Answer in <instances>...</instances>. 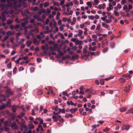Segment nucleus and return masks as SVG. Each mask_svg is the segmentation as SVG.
<instances>
[{
    "label": "nucleus",
    "instance_id": "f03ea898",
    "mask_svg": "<svg viewBox=\"0 0 133 133\" xmlns=\"http://www.w3.org/2000/svg\"><path fill=\"white\" fill-rule=\"evenodd\" d=\"M12 5L11 3H9L5 6L4 4L2 3H1L0 4V7L1 8V10H3L4 9V8H5L6 10L9 7L11 6Z\"/></svg>",
    "mask_w": 133,
    "mask_h": 133
},
{
    "label": "nucleus",
    "instance_id": "bb28decb",
    "mask_svg": "<svg viewBox=\"0 0 133 133\" xmlns=\"http://www.w3.org/2000/svg\"><path fill=\"white\" fill-rule=\"evenodd\" d=\"M31 43V41H29L28 40L26 42V44L28 46H29L30 44Z\"/></svg>",
    "mask_w": 133,
    "mask_h": 133
},
{
    "label": "nucleus",
    "instance_id": "ddd939ff",
    "mask_svg": "<svg viewBox=\"0 0 133 133\" xmlns=\"http://www.w3.org/2000/svg\"><path fill=\"white\" fill-rule=\"evenodd\" d=\"M105 6V3H103L102 4H99L98 5V8L99 9H101L102 8L104 9Z\"/></svg>",
    "mask_w": 133,
    "mask_h": 133
},
{
    "label": "nucleus",
    "instance_id": "1a4fd4ad",
    "mask_svg": "<svg viewBox=\"0 0 133 133\" xmlns=\"http://www.w3.org/2000/svg\"><path fill=\"white\" fill-rule=\"evenodd\" d=\"M23 20H24V22H23L21 23V25L23 27H25V24H27L28 23V21H27V19L26 18H24Z\"/></svg>",
    "mask_w": 133,
    "mask_h": 133
},
{
    "label": "nucleus",
    "instance_id": "a211bd4d",
    "mask_svg": "<svg viewBox=\"0 0 133 133\" xmlns=\"http://www.w3.org/2000/svg\"><path fill=\"white\" fill-rule=\"evenodd\" d=\"M24 115V114L23 112L21 113L19 115L17 116V117L19 118H21Z\"/></svg>",
    "mask_w": 133,
    "mask_h": 133
},
{
    "label": "nucleus",
    "instance_id": "052dcab7",
    "mask_svg": "<svg viewBox=\"0 0 133 133\" xmlns=\"http://www.w3.org/2000/svg\"><path fill=\"white\" fill-rule=\"evenodd\" d=\"M27 28L26 27H25L24 28V34L25 35H26V34L27 33Z\"/></svg>",
    "mask_w": 133,
    "mask_h": 133
},
{
    "label": "nucleus",
    "instance_id": "c03bdc74",
    "mask_svg": "<svg viewBox=\"0 0 133 133\" xmlns=\"http://www.w3.org/2000/svg\"><path fill=\"white\" fill-rule=\"evenodd\" d=\"M83 33V31L81 30H79L78 31V33L77 34L78 36H80Z\"/></svg>",
    "mask_w": 133,
    "mask_h": 133
},
{
    "label": "nucleus",
    "instance_id": "c85d7f7f",
    "mask_svg": "<svg viewBox=\"0 0 133 133\" xmlns=\"http://www.w3.org/2000/svg\"><path fill=\"white\" fill-rule=\"evenodd\" d=\"M52 110H54L55 111H56L58 110H59V108L57 106H56V107H53L52 108Z\"/></svg>",
    "mask_w": 133,
    "mask_h": 133
},
{
    "label": "nucleus",
    "instance_id": "79ce46f5",
    "mask_svg": "<svg viewBox=\"0 0 133 133\" xmlns=\"http://www.w3.org/2000/svg\"><path fill=\"white\" fill-rule=\"evenodd\" d=\"M1 16L2 18V21H5L6 20V18L5 17V16H4V15H3V14H2Z\"/></svg>",
    "mask_w": 133,
    "mask_h": 133
},
{
    "label": "nucleus",
    "instance_id": "7c9ffc66",
    "mask_svg": "<svg viewBox=\"0 0 133 133\" xmlns=\"http://www.w3.org/2000/svg\"><path fill=\"white\" fill-rule=\"evenodd\" d=\"M29 128L30 129H33L34 128V125L31 124H29Z\"/></svg>",
    "mask_w": 133,
    "mask_h": 133
},
{
    "label": "nucleus",
    "instance_id": "f3484780",
    "mask_svg": "<svg viewBox=\"0 0 133 133\" xmlns=\"http://www.w3.org/2000/svg\"><path fill=\"white\" fill-rule=\"evenodd\" d=\"M10 124H11V122L10 121L8 122V121H5L4 123L5 126H9Z\"/></svg>",
    "mask_w": 133,
    "mask_h": 133
},
{
    "label": "nucleus",
    "instance_id": "6ab92c4d",
    "mask_svg": "<svg viewBox=\"0 0 133 133\" xmlns=\"http://www.w3.org/2000/svg\"><path fill=\"white\" fill-rule=\"evenodd\" d=\"M100 27L101 25L100 24H99L97 26L95 30L96 32L97 33L99 32Z\"/></svg>",
    "mask_w": 133,
    "mask_h": 133
},
{
    "label": "nucleus",
    "instance_id": "72a5a7b5",
    "mask_svg": "<svg viewBox=\"0 0 133 133\" xmlns=\"http://www.w3.org/2000/svg\"><path fill=\"white\" fill-rule=\"evenodd\" d=\"M6 106V105H5L4 104H3L1 106L0 105V110L4 109Z\"/></svg>",
    "mask_w": 133,
    "mask_h": 133
},
{
    "label": "nucleus",
    "instance_id": "ea45409f",
    "mask_svg": "<svg viewBox=\"0 0 133 133\" xmlns=\"http://www.w3.org/2000/svg\"><path fill=\"white\" fill-rule=\"evenodd\" d=\"M12 21L11 19H8L7 22V23L8 24H10L12 23Z\"/></svg>",
    "mask_w": 133,
    "mask_h": 133
},
{
    "label": "nucleus",
    "instance_id": "4d7b16f0",
    "mask_svg": "<svg viewBox=\"0 0 133 133\" xmlns=\"http://www.w3.org/2000/svg\"><path fill=\"white\" fill-rule=\"evenodd\" d=\"M79 111L81 114L83 115V113H82L83 111V108L80 109H79Z\"/></svg>",
    "mask_w": 133,
    "mask_h": 133
},
{
    "label": "nucleus",
    "instance_id": "5701e85b",
    "mask_svg": "<svg viewBox=\"0 0 133 133\" xmlns=\"http://www.w3.org/2000/svg\"><path fill=\"white\" fill-rule=\"evenodd\" d=\"M120 82L121 83H124L125 82L126 79L123 78H121L119 79Z\"/></svg>",
    "mask_w": 133,
    "mask_h": 133
},
{
    "label": "nucleus",
    "instance_id": "7ed1b4c3",
    "mask_svg": "<svg viewBox=\"0 0 133 133\" xmlns=\"http://www.w3.org/2000/svg\"><path fill=\"white\" fill-rule=\"evenodd\" d=\"M10 125L11 128L17 130L18 128V126L16 124V123L15 122H13L12 124L11 123Z\"/></svg>",
    "mask_w": 133,
    "mask_h": 133
},
{
    "label": "nucleus",
    "instance_id": "a19ab883",
    "mask_svg": "<svg viewBox=\"0 0 133 133\" xmlns=\"http://www.w3.org/2000/svg\"><path fill=\"white\" fill-rule=\"evenodd\" d=\"M115 44L113 42L111 43L110 44V46L111 48H113L115 46Z\"/></svg>",
    "mask_w": 133,
    "mask_h": 133
},
{
    "label": "nucleus",
    "instance_id": "4be33fe9",
    "mask_svg": "<svg viewBox=\"0 0 133 133\" xmlns=\"http://www.w3.org/2000/svg\"><path fill=\"white\" fill-rule=\"evenodd\" d=\"M82 41H79L78 40H77L75 42L76 45H78V44H82Z\"/></svg>",
    "mask_w": 133,
    "mask_h": 133
},
{
    "label": "nucleus",
    "instance_id": "2eb2a0df",
    "mask_svg": "<svg viewBox=\"0 0 133 133\" xmlns=\"http://www.w3.org/2000/svg\"><path fill=\"white\" fill-rule=\"evenodd\" d=\"M78 110V108H75L74 109H71L70 111L72 113H74L76 111Z\"/></svg>",
    "mask_w": 133,
    "mask_h": 133
},
{
    "label": "nucleus",
    "instance_id": "e433bc0d",
    "mask_svg": "<svg viewBox=\"0 0 133 133\" xmlns=\"http://www.w3.org/2000/svg\"><path fill=\"white\" fill-rule=\"evenodd\" d=\"M53 5H57L58 6H59L60 4L58 2H55L53 3Z\"/></svg>",
    "mask_w": 133,
    "mask_h": 133
},
{
    "label": "nucleus",
    "instance_id": "0e129e2a",
    "mask_svg": "<svg viewBox=\"0 0 133 133\" xmlns=\"http://www.w3.org/2000/svg\"><path fill=\"white\" fill-rule=\"evenodd\" d=\"M34 68L33 67H31L30 69L31 72H33L34 70Z\"/></svg>",
    "mask_w": 133,
    "mask_h": 133
},
{
    "label": "nucleus",
    "instance_id": "6e6552de",
    "mask_svg": "<svg viewBox=\"0 0 133 133\" xmlns=\"http://www.w3.org/2000/svg\"><path fill=\"white\" fill-rule=\"evenodd\" d=\"M45 30L44 31V32L45 34L50 33L52 31L51 30H49V27L48 26H46L45 28Z\"/></svg>",
    "mask_w": 133,
    "mask_h": 133
},
{
    "label": "nucleus",
    "instance_id": "58836bf2",
    "mask_svg": "<svg viewBox=\"0 0 133 133\" xmlns=\"http://www.w3.org/2000/svg\"><path fill=\"white\" fill-rule=\"evenodd\" d=\"M132 108H130V109L128 110V111L126 112V114H129V113H131V112L132 111Z\"/></svg>",
    "mask_w": 133,
    "mask_h": 133
},
{
    "label": "nucleus",
    "instance_id": "cd10ccee",
    "mask_svg": "<svg viewBox=\"0 0 133 133\" xmlns=\"http://www.w3.org/2000/svg\"><path fill=\"white\" fill-rule=\"evenodd\" d=\"M31 9L34 11H36L38 9V8L37 7H33L31 8Z\"/></svg>",
    "mask_w": 133,
    "mask_h": 133
},
{
    "label": "nucleus",
    "instance_id": "e2e57ef3",
    "mask_svg": "<svg viewBox=\"0 0 133 133\" xmlns=\"http://www.w3.org/2000/svg\"><path fill=\"white\" fill-rule=\"evenodd\" d=\"M18 56V55H16L15 56H14V57H12L11 58V60L12 61H14L15 58Z\"/></svg>",
    "mask_w": 133,
    "mask_h": 133
},
{
    "label": "nucleus",
    "instance_id": "aec40b11",
    "mask_svg": "<svg viewBox=\"0 0 133 133\" xmlns=\"http://www.w3.org/2000/svg\"><path fill=\"white\" fill-rule=\"evenodd\" d=\"M36 30H37V29H34L30 30L29 34L30 35L33 36V32H34Z\"/></svg>",
    "mask_w": 133,
    "mask_h": 133
},
{
    "label": "nucleus",
    "instance_id": "338daca9",
    "mask_svg": "<svg viewBox=\"0 0 133 133\" xmlns=\"http://www.w3.org/2000/svg\"><path fill=\"white\" fill-rule=\"evenodd\" d=\"M25 37L26 38L28 39H29L30 38V35L28 34L27 33L26 34V35H25Z\"/></svg>",
    "mask_w": 133,
    "mask_h": 133
},
{
    "label": "nucleus",
    "instance_id": "9b49d317",
    "mask_svg": "<svg viewBox=\"0 0 133 133\" xmlns=\"http://www.w3.org/2000/svg\"><path fill=\"white\" fill-rule=\"evenodd\" d=\"M88 54V53L87 54H84V59L85 61H87L89 60V58H88L89 56Z\"/></svg>",
    "mask_w": 133,
    "mask_h": 133
},
{
    "label": "nucleus",
    "instance_id": "dca6fc26",
    "mask_svg": "<svg viewBox=\"0 0 133 133\" xmlns=\"http://www.w3.org/2000/svg\"><path fill=\"white\" fill-rule=\"evenodd\" d=\"M78 56L77 55H75L72 56L71 58V60L72 61H74L78 58Z\"/></svg>",
    "mask_w": 133,
    "mask_h": 133
},
{
    "label": "nucleus",
    "instance_id": "3c124183",
    "mask_svg": "<svg viewBox=\"0 0 133 133\" xmlns=\"http://www.w3.org/2000/svg\"><path fill=\"white\" fill-rule=\"evenodd\" d=\"M58 53L61 56H63L64 55V53L62 51L58 50Z\"/></svg>",
    "mask_w": 133,
    "mask_h": 133
},
{
    "label": "nucleus",
    "instance_id": "69168bd1",
    "mask_svg": "<svg viewBox=\"0 0 133 133\" xmlns=\"http://www.w3.org/2000/svg\"><path fill=\"white\" fill-rule=\"evenodd\" d=\"M47 12L46 13H48V14H50L51 12V10L49 8L46 9Z\"/></svg>",
    "mask_w": 133,
    "mask_h": 133
},
{
    "label": "nucleus",
    "instance_id": "de8ad7c7",
    "mask_svg": "<svg viewBox=\"0 0 133 133\" xmlns=\"http://www.w3.org/2000/svg\"><path fill=\"white\" fill-rule=\"evenodd\" d=\"M9 38L8 36H6L4 37V39H2V41L3 42H5V41L7 40Z\"/></svg>",
    "mask_w": 133,
    "mask_h": 133
},
{
    "label": "nucleus",
    "instance_id": "8fccbe9b",
    "mask_svg": "<svg viewBox=\"0 0 133 133\" xmlns=\"http://www.w3.org/2000/svg\"><path fill=\"white\" fill-rule=\"evenodd\" d=\"M74 2L75 4L78 5L79 4L78 1L77 0H74Z\"/></svg>",
    "mask_w": 133,
    "mask_h": 133
},
{
    "label": "nucleus",
    "instance_id": "f8f14e48",
    "mask_svg": "<svg viewBox=\"0 0 133 133\" xmlns=\"http://www.w3.org/2000/svg\"><path fill=\"white\" fill-rule=\"evenodd\" d=\"M18 107L15 105L12 106V109L13 112H15L16 111Z\"/></svg>",
    "mask_w": 133,
    "mask_h": 133
},
{
    "label": "nucleus",
    "instance_id": "f704fd0d",
    "mask_svg": "<svg viewBox=\"0 0 133 133\" xmlns=\"http://www.w3.org/2000/svg\"><path fill=\"white\" fill-rule=\"evenodd\" d=\"M7 68L9 69H10L11 68V62L9 63L7 65Z\"/></svg>",
    "mask_w": 133,
    "mask_h": 133
},
{
    "label": "nucleus",
    "instance_id": "6e6d98bb",
    "mask_svg": "<svg viewBox=\"0 0 133 133\" xmlns=\"http://www.w3.org/2000/svg\"><path fill=\"white\" fill-rule=\"evenodd\" d=\"M89 17V19L93 20L95 19V17L94 16H88Z\"/></svg>",
    "mask_w": 133,
    "mask_h": 133
},
{
    "label": "nucleus",
    "instance_id": "a878e982",
    "mask_svg": "<svg viewBox=\"0 0 133 133\" xmlns=\"http://www.w3.org/2000/svg\"><path fill=\"white\" fill-rule=\"evenodd\" d=\"M33 43L36 45H38L39 44L38 42L37 41L36 38H34L33 41Z\"/></svg>",
    "mask_w": 133,
    "mask_h": 133
},
{
    "label": "nucleus",
    "instance_id": "423d86ee",
    "mask_svg": "<svg viewBox=\"0 0 133 133\" xmlns=\"http://www.w3.org/2000/svg\"><path fill=\"white\" fill-rule=\"evenodd\" d=\"M22 14L23 16H27V15L29 14V12L28 10H25L23 11L22 12Z\"/></svg>",
    "mask_w": 133,
    "mask_h": 133
},
{
    "label": "nucleus",
    "instance_id": "f257e3e1",
    "mask_svg": "<svg viewBox=\"0 0 133 133\" xmlns=\"http://www.w3.org/2000/svg\"><path fill=\"white\" fill-rule=\"evenodd\" d=\"M60 113L59 111L57 112H54L53 114L52 115V118L54 119V121L57 122L59 120V119L61 118V116L58 115V114H60Z\"/></svg>",
    "mask_w": 133,
    "mask_h": 133
},
{
    "label": "nucleus",
    "instance_id": "13d9d810",
    "mask_svg": "<svg viewBox=\"0 0 133 133\" xmlns=\"http://www.w3.org/2000/svg\"><path fill=\"white\" fill-rule=\"evenodd\" d=\"M24 69V68L23 66H21L19 68L18 70L19 71H21L23 70Z\"/></svg>",
    "mask_w": 133,
    "mask_h": 133
},
{
    "label": "nucleus",
    "instance_id": "bf43d9fd",
    "mask_svg": "<svg viewBox=\"0 0 133 133\" xmlns=\"http://www.w3.org/2000/svg\"><path fill=\"white\" fill-rule=\"evenodd\" d=\"M17 68L16 67H15L13 70V73L15 74L16 72Z\"/></svg>",
    "mask_w": 133,
    "mask_h": 133
},
{
    "label": "nucleus",
    "instance_id": "a18cd8bd",
    "mask_svg": "<svg viewBox=\"0 0 133 133\" xmlns=\"http://www.w3.org/2000/svg\"><path fill=\"white\" fill-rule=\"evenodd\" d=\"M22 5L24 8L28 6L26 2H23Z\"/></svg>",
    "mask_w": 133,
    "mask_h": 133
},
{
    "label": "nucleus",
    "instance_id": "473e14b6",
    "mask_svg": "<svg viewBox=\"0 0 133 133\" xmlns=\"http://www.w3.org/2000/svg\"><path fill=\"white\" fill-rule=\"evenodd\" d=\"M64 25L63 24H62L59 27V30L61 31H62L64 30L63 27H64Z\"/></svg>",
    "mask_w": 133,
    "mask_h": 133
},
{
    "label": "nucleus",
    "instance_id": "39448f33",
    "mask_svg": "<svg viewBox=\"0 0 133 133\" xmlns=\"http://www.w3.org/2000/svg\"><path fill=\"white\" fill-rule=\"evenodd\" d=\"M3 10H5V11L4 12H3L2 13V14H3V15H4V16H5V15L6 16L8 17H9V12L7 11V9L6 10L5 8H4V9Z\"/></svg>",
    "mask_w": 133,
    "mask_h": 133
},
{
    "label": "nucleus",
    "instance_id": "680f3d73",
    "mask_svg": "<svg viewBox=\"0 0 133 133\" xmlns=\"http://www.w3.org/2000/svg\"><path fill=\"white\" fill-rule=\"evenodd\" d=\"M59 35H61V38L62 39H63L64 38V37L63 35V34H61L60 33H58Z\"/></svg>",
    "mask_w": 133,
    "mask_h": 133
},
{
    "label": "nucleus",
    "instance_id": "603ef678",
    "mask_svg": "<svg viewBox=\"0 0 133 133\" xmlns=\"http://www.w3.org/2000/svg\"><path fill=\"white\" fill-rule=\"evenodd\" d=\"M38 94L39 95H42L43 94V91L42 90H39V91L38 92Z\"/></svg>",
    "mask_w": 133,
    "mask_h": 133
},
{
    "label": "nucleus",
    "instance_id": "49530a36",
    "mask_svg": "<svg viewBox=\"0 0 133 133\" xmlns=\"http://www.w3.org/2000/svg\"><path fill=\"white\" fill-rule=\"evenodd\" d=\"M59 112H61L63 113H64L65 112V111L64 109H59Z\"/></svg>",
    "mask_w": 133,
    "mask_h": 133
},
{
    "label": "nucleus",
    "instance_id": "774afa93",
    "mask_svg": "<svg viewBox=\"0 0 133 133\" xmlns=\"http://www.w3.org/2000/svg\"><path fill=\"white\" fill-rule=\"evenodd\" d=\"M50 50L51 51H54L55 50V49L52 46H50L49 48Z\"/></svg>",
    "mask_w": 133,
    "mask_h": 133
},
{
    "label": "nucleus",
    "instance_id": "2f4dec72",
    "mask_svg": "<svg viewBox=\"0 0 133 133\" xmlns=\"http://www.w3.org/2000/svg\"><path fill=\"white\" fill-rule=\"evenodd\" d=\"M114 12L115 13V15L117 16H118L119 15V13L117 12V11H114Z\"/></svg>",
    "mask_w": 133,
    "mask_h": 133
},
{
    "label": "nucleus",
    "instance_id": "5fc2aeb1",
    "mask_svg": "<svg viewBox=\"0 0 133 133\" xmlns=\"http://www.w3.org/2000/svg\"><path fill=\"white\" fill-rule=\"evenodd\" d=\"M126 110V108H122L120 109V111L121 112H123L125 111Z\"/></svg>",
    "mask_w": 133,
    "mask_h": 133
},
{
    "label": "nucleus",
    "instance_id": "b1692460",
    "mask_svg": "<svg viewBox=\"0 0 133 133\" xmlns=\"http://www.w3.org/2000/svg\"><path fill=\"white\" fill-rule=\"evenodd\" d=\"M7 104L6 105V106L8 107H9L10 106L11 100L10 99H9L8 101Z\"/></svg>",
    "mask_w": 133,
    "mask_h": 133
},
{
    "label": "nucleus",
    "instance_id": "9d476101",
    "mask_svg": "<svg viewBox=\"0 0 133 133\" xmlns=\"http://www.w3.org/2000/svg\"><path fill=\"white\" fill-rule=\"evenodd\" d=\"M102 26L109 30H110V28H109V25H106L104 23H103L102 24Z\"/></svg>",
    "mask_w": 133,
    "mask_h": 133
},
{
    "label": "nucleus",
    "instance_id": "864d4df0",
    "mask_svg": "<svg viewBox=\"0 0 133 133\" xmlns=\"http://www.w3.org/2000/svg\"><path fill=\"white\" fill-rule=\"evenodd\" d=\"M100 83L101 85H103L104 84V81L103 79H101L100 81Z\"/></svg>",
    "mask_w": 133,
    "mask_h": 133
},
{
    "label": "nucleus",
    "instance_id": "37998d69",
    "mask_svg": "<svg viewBox=\"0 0 133 133\" xmlns=\"http://www.w3.org/2000/svg\"><path fill=\"white\" fill-rule=\"evenodd\" d=\"M49 91L51 92V94L53 95H54L55 94L54 92L52 89L50 87L49 88Z\"/></svg>",
    "mask_w": 133,
    "mask_h": 133
},
{
    "label": "nucleus",
    "instance_id": "4468645a",
    "mask_svg": "<svg viewBox=\"0 0 133 133\" xmlns=\"http://www.w3.org/2000/svg\"><path fill=\"white\" fill-rule=\"evenodd\" d=\"M6 92L9 95H12L13 92L11 91L10 88H9L7 90Z\"/></svg>",
    "mask_w": 133,
    "mask_h": 133
},
{
    "label": "nucleus",
    "instance_id": "0eeeda50",
    "mask_svg": "<svg viewBox=\"0 0 133 133\" xmlns=\"http://www.w3.org/2000/svg\"><path fill=\"white\" fill-rule=\"evenodd\" d=\"M130 127L129 125H124L122 127V130L125 129V130H128Z\"/></svg>",
    "mask_w": 133,
    "mask_h": 133
},
{
    "label": "nucleus",
    "instance_id": "412c9836",
    "mask_svg": "<svg viewBox=\"0 0 133 133\" xmlns=\"http://www.w3.org/2000/svg\"><path fill=\"white\" fill-rule=\"evenodd\" d=\"M113 7L112 5L110 3L109 4V7L107 8V10L109 11L110 10H112L113 9Z\"/></svg>",
    "mask_w": 133,
    "mask_h": 133
},
{
    "label": "nucleus",
    "instance_id": "09e8293b",
    "mask_svg": "<svg viewBox=\"0 0 133 133\" xmlns=\"http://www.w3.org/2000/svg\"><path fill=\"white\" fill-rule=\"evenodd\" d=\"M47 51H44L43 53L42 54V55L43 56H45L47 55Z\"/></svg>",
    "mask_w": 133,
    "mask_h": 133
},
{
    "label": "nucleus",
    "instance_id": "393cba45",
    "mask_svg": "<svg viewBox=\"0 0 133 133\" xmlns=\"http://www.w3.org/2000/svg\"><path fill=\"white\" fill-rule=\"evenodd\" d=\"M80 91L79 92V94H83V87L81 86L79 88Z\"/></svg>",
    "mask_w": 133,
    "mask_h": 133
},
{
    "label": "nucleus",
    "instance_id": "c756f323",
    "mask_svg": "<svg viewBox=\"0 0 133 133\" xmlns=\"http://www.w3.org/2000/svg\"><path fill=\"white\" fill-rule=\"evenodd\" d=\"M49 4V2H46L43 4L44 7H47Z\"/></svg>",
    "mask_w": 133,
    "mask_h": 133
},
{
    "label": "nucleus",
    "instance_id": "4c0bfd02",
    "mask_svg": "<svg viewBox=\"0 0 133 133\" xmlns=\"http://www.w3.org/2000/svg\"><path fill=\"white\" fill-rule=\"evenodd\" d=\"M85 110L86 111H89L90 113H91L92 112V110L91 109H89L88 108H85Z\"/></svg>",
    "mask_w": 133,
    "mask_h": 133
},
{
    "label": "nucleus",
    "instance_id": "20e7f679",
    "mask_svg": "<svg viewBox=\"0 0 133 133\" xmlns=\"http://www.w3.org/2000/svg\"><path fill=\"white\" fill-rule=\"evenodd\" d=\"M92 91L93 90L92 89H84V93L87 92L89 94H90L92 93Z\"/></svg>",
    "mask_w": 133,
    "mask_h": 133
},
{
    "label": "nucleus",
    "instance_id": "c9c22d12",
    "mask_svg": "<svg viewBox=\"0 0 133 133\" xmlns=\"http://www.w3.org/2000/svg\"><path fill=\"white\" fill-rule=\"evenodd\" d=\"M87 5L89 6L90 8H91L92 6V3L90 2H88L87 3Z\"/></svg>",
    "mask_w": 133,
    "mask_h": 133
}]
</instances>
